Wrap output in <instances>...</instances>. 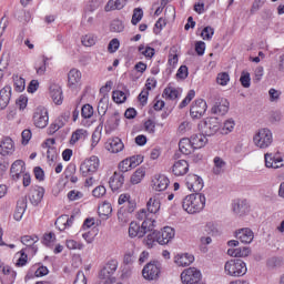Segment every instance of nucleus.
I'll return each instance as SVG.
<instances>
[{
  "label": "nucleus",
  "instance_id": "1",
  "mask_svg": "<svg viewBox=\"0 0 284 284\" xmlns=\"http://www.w3.org/2000/svg\"><path fill=\"white\" fill-rule=\"evenodd\" d=\"M205 194L193 193L183 199L182 207L187 214H199L205 209Z\"/></svg>",
  "mask_w": 284,
  "mask_h": 284
},
{
  "label": "nucleus",
  "instance_id": "2",
  "mask_svg": "<svg viewBox=\"0 0 284 284\" xmlns=\"http://www.w3.org/2000/svg\"><path fill=\"white\" fill-rule=\"evenodd\" d=\"M253 143L256 148H260V150H265L274 143V135L267 128L260 129L253 136Z\"/></svg>",
  "mask_w": 284,
  "mask_h": 284
},
{
  "label": "nucleus",
  "instance_id": "3",
  "mask_svg": "<svg viewBox=\"0 0 284 284\" xmlns=\"http://www.w3.org/2000/svg\"><path fill=\"white\" fill-rule=\"evenodd\" d=\"M224 272L227 276H245L247 265L243 260H230L224 265Z\"/></svg>",
  "mask_w": 284,
  "mask_h": 284
},
{
  "label": "nucleus",
  "instance_id": "4",
  "mask_svg": "<svg viewBox=\"0 0 284 284\" xmlns=\"http://www.w3.org/2000/svg\"><path fill=\"white\" fill-rule=\"evenodd\" d=\"M119 267V262L116 260L109 261L99 273V278L104 281V284H112L116 281L114 278V272Z\"/></svg>",
  "mask_w": 284,
  "mask_h": 284
},
{
  "label": "nucleus",
  "instance_id": "5",
  "mask_svg": "<svg viewBox=\"0 0 284 284\" xmlns=\"http://www.w3.org/2000/svg\"><path fill=\"white\" fill-rule=\"evenodd\" d=\"M149 221H143L142 224L136 222H131L129 226V236L130 239H143L146 232H152V223L148 225Z\"/></svg>",
  "mask_w": 284,
  "mask_h": 284
},
{
  "label": "nucleus",
  "instance_id": "6",
  "mask_svg": "<svg viewBox=\"0 0 284 284\" xmlns=\"http://www.w3.org/2000/svg\"><path fill=\"white\" fill-rule=\"evenodd\" d=\"M200 130L206 136H214L221 130V122H219V118H206L200 124Z\"/></svg>",
  "mask_w": 284,
  "mask_h": 284
},
{
  "label": "nucleus",
  "instance_id": "7",
  "mask_svg": "<svg viewBox=\"0 0 284 284\" xmlns=\"http://www.w3.org/2000/svg\"><path fill=\"white\" fill-rule=\"evenodd\" d=\"M97 170H99V158L95 155L84 160L80 165V172L82 176H92Z\"/></svg>",
  "mask_w": 284,
  "mask_h": 284
},
{
  "label": "nucleus",
  "instance_id": "8",
  "mask_svg": "<svg viewBox=\"0 0 284 284\" xmlns=\"http://www.w3.org/2000/svg\"><path fill=\"white\" fill-rule=\"evenodd\" d=\"M201 278V271L196 267H189L181 273V281L183 284H197Z\"/></svg>",
  "mask_w": 284,
  "mask_h": 284
},
{
  "label": "nucleus",
  "instance_id": "9",
  "mask_svg": "<svg viewBox=\"0 0 284 284\" xmlns=\"http://www.w3.org/2000/svg\"><path fill=\"white\" fill-rule=\"evenodd\" d=\"M48 121H50V116L48 115V109H45L44 106L37 108L33 113V123L36 128H47Z\"/></svg>",
  "mask_w": 284,
  "mask_h": 284
},
{
  "label": "nucleus",
  "instance_id": "10",
  "mask_svg": "<svg viewBox=\"0 0 284 284\" xmlns=\"http://www.w3.org/2000/svg\"><path fill=\"white\" fill-rule=\"evenodd\" d=\"M161 274V266L156 262H150L142 270V275L146 281H156Z\"/></svg>",
  "mask_w": 284,
  "mask_h": 284
},
{
  "label": "nucleus",
  "instance_id": "11",
  "mask_svg": "<svg viewBox=\"0 0 284 284\" xmlns=\"http://www.w3.org/2000/svg\"><path fill=\"white\" fill-rule=\"evenodd\" d=\"M205 112H207V102L203 99L195 100L190 109L192 119H201Z\"/></svg>",
  "mask_w": 284,
  "mask_h": 284
},
{
  "label": "nucleus",
  "instance_id": "12",
  "mask_svg": "<svg viewBox=\"0 0 284 284\" xmlns=\"http://www.w3.org/2000/svg\"><path fill=\"white\" fill-rule=\"evenodd\" d=\"M186 187L187 190H191V192H195V194H199L203 190V179L194 174L187 175Z\"/></svg>",
  "mask_w": 284,
  "mask_h": 284
},
{
  "label": "nucleus",
  "instance_id": "13",
  "mask_svg": "<svg viewBox=\"0 0 284 284\" xmlns=\"http://www.w3.org/2000/svg\"><path fill=\"white\" fill-rule=\"evenodd\" d=\"M159 245H168L174 239V229L170 226L163 227L161 231H156Z\"/></svg>",
  "mask_w": 284,
  "mask_h": 284
},
{
  "label": "nucleus",
  "instance_id": "14",
  "mask_svg": "<svg viewBox=\"0 0 284 284\" xmlns=\"http://www.w3.org/2000/svg\"><path fill=\"white\" fill-rule=\"evenodd\" d=\"M212 114H219L225 116L226 112H230V102L225 98L217 99L211 109Z\"/></svg>",
  "mask_w": 284,
  "mask_h": 284
},
{
  "label": "nucleus",
  "instance_id": "15",
  "mask_svg": "<svg viewBox=\"0 0 284 284\" xmlns=\"http://www.w3.org/2000/svg\"><path fill=\"white\" fill-rule=\"evenodd\" d=\"M45 194V189L43 186H32L29 193V201L32 205L37 206L41 201H43V196Z\"/></svg>",
  "mask_w": 284,
  "mask_h": 284
},
{
  "label": "nucleus",
  "instance_id": "16",
  "mask_svg": "<svg viewBox=\"0 0 284 284\" xmlns=\"http://www.w3.org/2000/svg\"><path fill=\"white\" fill-rule=\"evenodd\" d=\"M24 172H26V162H23L22 160H16L11 164L10 176L12 181H19V179H21V174H23Z\"/></svg>",
  "mask_w": 284,
  "mask_h": 284
},
{
  "label": "nucleus",
  "instance_id": "17",
  "mask_svg": "<svg viewBox=\"0 0 284 284\" xmlns=\"http://www.w3.org/2000/svg\"><path fill=\"white\" fill-rule=\"evenodd\" d=\"M104 148L105 150H108V152H111L112 154H119V152H122L125 145L120 138H112L105 142Z\"/></svg>",
  "mask_w": 284,
  "mask_h": 284
},
{
  "label": "nucleus",
  "instance_id": "18",
  "mask_svg": "<svg viewBox=\"0 0 284 284\" xmlns=\"http://www.w3.org/2000/svg\"><path fill=\"white\" fill-rule=\"evenodd\" d=\"M235 237L237 241L244 243V245H250L254 241V231L251 229H240L235 232Z\"/></svg>",
  "mask_w": 284,
  "mask_h": 284
},
{
  "label": "nucleus",
  "instance_id": "19",
  "mask_svg": "<svg viewBox=\"0 0 284 284\" xmlns=\"http://www.w3.org/2000/svg\"><path fill=\"white\" fill-rule=\"evenodd\" d=\"M0 154L1 156H10L14 154V142L6 136L0 141Z\"/></svg>",
  "mask_w": 284,
  "mask_h": 284
},
{
  "label": "nucleus",
  "instance_id": "20",
  "mask_svg": "<svg viewBox=\"0 0 284 284\" xmlns=\"http://www.w3.org/2000/svg\"><path fill=\"white\" fill-rule=\"evenodd\" d=\"M174 176H185L190 172V164L185 160L175 161L172 165Z\"/></svg>",
  "mask_w": 284,
  "mask_h": 284
},
{
  "label": "nucleus",
  "instance_id": "21",
  "mask_svg": "<svg viewBox=\"0 0 284 284\" xmlns=\"http://www.w3.org/2000/svg\"><path fill=\"white\" fill-rule=\"evenodd\" d=\"M265 166L273 168V170H278V168H284V159L281 156H273L272 153H266L264 155Z\"/></svg>",
  "mask_w": 284,
  "mask_h": 284
},
{
  "label": "nucleus",
  "instance_id": "22",
  "mask_svg": "<svg viewBox=\"0 0 284 284\" xmlns=\"http://www.w3.org/2000/svg\"><path fill=\"white\" fill-rule=\"evenodd\" d=\"M124 183L125 178L122 175V173L119 172H114V174L109 180V185L112 192H119V190L123 187Z\"/></svg>",
  "mask_w": 284,
  "mask_h": 284
},
{
  "label": "nucleus",
  "instance_id": "23",
  "mask_svg": "<svg viewBox=\"0 0 284 284\" xmlns=\"http://www.w3.org/2000/svg\"><path fill=\"white\" fill-rule=\"evenodd\" d=\"M50 97L55 105L63 103V90L59 84H51L49 88Z\"/></svg>",
  "mask_w": 284,
  "mask_h": 284
},
{
  "label": "nucleus",
  "instance_id": "24",
  "mask_svg": "<svg viewBox=\"0 0 284 284\" xmlns=\"http://www.w3.org/2000/svg\"><path fill=\"white\" fill-rule=\"evenodd\" d=\"M152 183L155 192H164V190H168V186L170 185V179L165 175H156Z\"/></svg>",
  "mask_w": 284,
  "mask_h": 284
},
{
  "label": "nucleus",
  "instance_id": "25",
  "mask_svg": "<svg viewBox=\"0 0 284 284\" xmlns=\"http://www.w3.org/2000/svg\"><path fill=\"white\" fill-rule=\"evenodd\" d=\"M12 97V87L6 85L0 90V110H6Z\"/></svg>",
  "mask_w": 284,
  "mask_h": 284
},
{
  "label": "nucleus",
  "instance_id": "26",
  "mask_svg": "<svg viewBox=\"0 0 284 284\" xmlns=\"http://www.w3.org/2000/svg\"><path fill=\"white\" fill-rule=\"evenodd\" d=\"M174 263L179 265V267H187V265H192L194 263V255L190 253L178 254L174 257Z\"/></svg>",
  "mask_w": 284,
  "mask_h": 284
},
{
  "label": "nucleus",
  "instance_id": "27",
  "mask_svg": "<svg viewBox=\"0 0 284 284\" xmlns=\"http://www.w3.org/2000/svg\"><path fill=\"white\" fill-rule=\"evenodd\" d=\"M207 135L205 133L202 134H193L189 141H191V145H193V150H201V148H205L207 143Z\"/></svg>",
  "mask_w": 284,
  "mask_h": 284
},
{
  "label": "nucleus",
  "instance_id": "28",
  "mask_svg": "<svg viewBox=\"0 0 284 284\" xmlns=\"http://www.w3.org/2000/svg\"><path fill=\"white\" fill-rule=\"evenodd\" d=\"M26 210H28V200L22 197L17 203V207L13 214L14 221H21V219H23V214H26Z\"/></svg>",
  "mask_w": 284,
  "mask_h": 284
},
{
  "label": "nucleus",
  "instance_id": "29",
  "mask_svg": "<svg viewBox=\"0 0 284 284\" xmlns=\"http://www.w3.org/2000/svg\"><path fill=\"white\" fill-rule=\"evenodd\" d=\"M69 88H77L81 83V71L79 69H71L68 74Z\"/></svg>",
  "mask_w": 284,
  "mask_h": 284
},
{
  "label": "nucleus",
  "instance_id": "30",
  "mask_svg": "<svg viewBox=\"0 0 284 284\" xmlns=\"http://www.w3.org/2000/svg\"><path fill=\"white\" fill-rule=\"evenodd\" d=\"M227 166V163L224 161L223 158L221 156H215L213 159V169L212 172L213 174H215L216 176H219V174H223V172H225V168Z\"/></svg>",
  "mask_w": 284,
  "mask_h": 284
},
{
  "label": "nucleus",
  "instance_id": "31",
  "mask_svg": "<svg viewBox=\"0 0 284 284\" xmlns=\"http://www.w3.org/2000/svg\"><path fill=\"white\" fill-rule=\"evenodd\" d=\"M233 212L235 214H247L250 212V204L247 203V200H237L233 203Z\"/></svg>",
  "mask_w": 284,
  "mask_h": 284
},
{
  "label": "nucleus",
  "instance_id": "32",
  "mask_svg": "<svg viewBox=\"0 0 284 284\" xmlns=\"http://www.w3.org/2000/svg\"><path fill=\"white\" fill-rule=\"evenodd\" d=\"M251 252L252 251L247 246L227 250L229 256H233L235 258H245V256H250Z\"/></svg>",
  "mask_w": 284,
  "mask_h": 284
},
{
  "label": "nucleus",
  "instance_id": "33",
  "mask_svg": "<svg viewBox=\"0 0 284 284\" xmlns=\"http://www.w3.org/2000/svg\"><path fill=\"white\" fill-rule=\"evenodd\" d=\"M128 3V0H109L105 6V12H112V10H123Z\"/></svg>",
  "mask_w": 284,
  "mask_h": 284
},
{
  "label": "nucleus",
  "instance_id": "34",
  "mask_svg": "<svg viewBox=\"0 0 284 284\" xmlns=\"http://www.w3.org/2000/svg\"><path fill=\"white\" fill-rule=\"evenodd\" d=\"M179 150L181 154H192V151L194 150V146L192 145V142L187 138H183L179 142Z\"/></svg>",
  "mask_w": 284,
  "mask_h": 284
},
{
  "label": "nucleus",
  "instance_id": "35",
  "mask_svg": "<svg viewBox=\"0 0 284 284\" xmlns=\"http://www.w3.org/2000/svg\"><path fill=\"white\" fill-rule=\"evenodd\" d=\"M146 212L154 219V214L161 210V201L151 197L146 203Z\"/></svg>",
  "mask_w": 284,
  "mask_h": 284
},
{
  "label": "nucleus",
  "instance_id": "36",
  "mask_svg": "<svg viewBox=\"0 0 284 284\" xmlns=\"http://www.w3.org/2000/svg\"><path fill=\"white\" fill-rule=\"evenodd\" d=\"M121 119L119 118V113H114L113 115L110 116V119L105 123V131L106 132H114L116 128H119Z\"/></svg>",
  "mask_w": 284,
  "mask_h": 284
},
{
  "label": "nucleus",
  "instance_id": "37",
  "mask_svg": "<svg viewBox=\"0 0 284 284\" xmlns=\"http://www.w3.org/2000/svg\"><path fill=\"white\" fill-rule=\"evenodd\" d=\"M136 219L138 221H149L148 225H152V230H154V224L156 223V220H154V217L150 215L148 210L145 209L140 210L136 214Z\"/></svg>",
  "mask_w": 284,
  "mask_h": 284
},
{
  "label": "nucleus",
  "instance_id": "38",
  "mask_svg": "<svg viewBox=\"0 0 284 284\" xmlns=\"http://www.w3.org/2000/svg\"><path fill=\"white\" fill-rule=\"evenodd\" d=\"M87 138L88 131L84 129H78L72 133L70 144L74 145L75 143H78V141H85Z\"/></svg>",
  "mask_w": 284,
  "mask_h": 284
},
{
  "label": "nucleus",
  "instance_id": "39",
  "mask_svg": "<svg viewBox=\"0 0 284 284\" xmlns=\"http://www.w3.org/2000/svg\"><path fill=\"white\" fill-rule=\"evenodd\" d=\"M47 63H48V58H45V55H42L41 59L37 61L34 69L37 71V74H39V77H43V74H45Z\"/></svg>",
  "mask_w": 284,
  "mask_h": 284
},
{
  "label": "nucleus",
  "instance_id": "40",
  "mask_svg": "<svg viewBox=\"0 0 284 284\" xmlns=\"http://www.w3.org/2000/svg\"><path fill=\"white\" fill-rule=\"evenodd\" d=\"M145 176V169L139 168L131 176V183L132 185H139L141 181H143V178Z\"/></svg>",
  "mask_w": 284,
  "mask_h": 284
},
{
  "label": "nucleus",
  "instance_id": "41",
  "mask_svg": "<svg viewBox=\"0 0 284 284\" xmlns=\"http://www.w3.org/2000/svg\"><path fill=\"white\" fill-rule=\"evenodd\" d=\"M144 243H145L146 247H149V248L154 247V245H156V243H159V235H158L156 231L152 230V233H149L146 235Z\"/></svg>",
  "mask_w": 284,
  "mask_h": 284
},
{
  "label": "nucleus",
  "instance_id": "42",
  "mask_svg": "<svg viewBox=\"0 0 284 284\" xmlns=\"http://www.w3.org/2000/svg\"><path fill=\"white\" fill-rule=\"evenodd\" d=\"M13 85L16 92H23V90H26V79L19 75H13Z\"/></svg>",
  "mask_w": 284,
  "mask_h": 284
},
{
  "label": "nucleus",
  "instance_id": "43",
  "mask_svg": "<svg viewBox=\"0 0 284 284\" xmlns=\"http://www.w3.org/2000/svg\"><path fill=\"white\" fill-rule=\"evenodd\" d=\"M163 97L170 99V101H174L175 99H179V90L172 87H166L163 91Z\"/></svg>",
  "mask_w": 284,
  "mask_h": 284
},
{
  "label": "nucleus",
  "instance_id": "44",
  "mask_svg": "<svg viewBox=\"0 0 284 284\" xmlns=\"http://www.w3.org/2000/svg\"><path fill=\"white\" fill-rule=\"evenodd\" d=\"M21 243L27 247H32L34 243H39V236L37 235H23L21 237Z\"/></svg>",
  "mask_w": 284,
  "mask_h": 284
},
{
  "label": "nucleus",
  "instance_id": "45",
  "mask_svg": "<svg viewBox=\"0 0 284 284\" xmlns=\"http://www.w3.org/2000/svg\"><path fill=\"white\" fill-rule=\"evenodd\" d=\"M55 226L60 232L68 230V215H61L55 221Z\"/></svg>",
  "mask_w": 284,
  "mask_h": 284
},
{
  "label": "nucleus",
  "instance_id": "46",
  "mask_svg": "<svg viewBox=\"0 0 284 284\" xmlns=\"http://www.w3.org/2000/svg\"><path fill=\"white\" fill-rule=\"evenodd\" d=\"M81 41L82 45H84L85 48H92V45L97 44V37H94L93 34H87L82 37Z\"/></svg>",
  "mask_w": 284,
  "mask_h": 284
},
{
  "label": "nucleus",
  "instance_id": "47",
  "mask_svg": "<svg viewBox=\"0 0 284 284\" xmlns=\"http://www.w3.org/2000/svg\"><path fill=\"white\" fill-rule=\"evenodd\" d=\"M141 19H143V9L135 8L133 10V16H132V20H131L132 26H138L139 22L141 21Z\"/></svg>",
  "mask_w": 284,
  "mask_h": 284
},
{
  "label": "nucleus",
  "instance_id": "48",
  "mask_svg": "<svg viewBox=\"0 0 284 284\" xmlns=\"http://www.w3.org/2000/svg\"><path fill=\"white\" fill-rule=\"evenodd\" d=\"M94 114V108L90 104H84L81 109V116L83 119H92V115Z\"/></svg>",
  "mask_w": 284,
  "mask_h": 284
},
{
  "label": "nucleus",
  "instance_id": "49",
  "mask_svg": "<svg viewBox=\"0 0 284 284\" xmlns=\"http://www.w3.org/2000/svg\"><path fill=\"white\" fill-rule=\"evenodd\" d=\"M196 97V92L194 90H190L184 98V100L180 103V110H183V108H186L187 104Z\"/></svg>",
  "mask_w": 284,
  "mask_h": 284
},
{
  "label": "nucleus",
  "instance_id": "50",
  "mask_svg": "<svg viewBox=\"0 0 284 284\" xmlns=\"http://www.w3.org/2000/svg\"><path fill=\"white\" fill-rule=\"evenodd\" d=\"M112 98L115 103H125V100L128 99L123 91H113Z\"/></svg>",
  "mask_w": 284,
  "mask_h": 284
},
{
  "label": "nucleus",
  "instance_id": "51",
  "mask_svg": "<svg viewBox=\"0 0 284 284\" xmlns=\"http://www.w3.org/2000/svg\"><path fill=\"white\" fill-rule=\"evenodd\" d=\"M252 78H250V72L243 71L240 78V83L243 88H250Z\"/></svg>",
  "mask_w": 284,
  "mask_h": 284
},
{
  "label": "nucleus",
  "instance_id": "52",
  "mask_svg": "<svg viewBox=\"0 0 284 284\" xmlns=\"http://www.w3.org/2000/svg\"><path fill=\"white\" fill-rule=\"evenodd\" d=\"M68 119H70V112L58 116L53 123H55V125L61 129L68 123Z\"/></svg>",
  "mask_w": 284,
  "mask_h": 284
},
{
  "label": "nucleus",
  "instance_id": "53",
  "mask_svg": "<svg viewBox=\"0 0 284 284\" xmlns=\"http://www.w3.org/2000/svg\"><path fill=\"white\" fill-rule=\"evenodd\" d=\"M201 37L204 41H210L214 37V28L205 27L201 32Z\"/></svg>",
  "mask_w": 284,
  "mask_h": 284
},
{
  "label": "nucleus",
  "instance_id": "54",
  "mask_svg": "<svg viewBox=\"0 0 284 284\" xmlns=\"http://www.w3.org/2000/svg\"><path fill=\"white\" fill-rule=\"evenodd\" d=\"M123 22L119 19L113 20L110 26L111 32H123Z\"/></svg>",
  "mask_w": 284,
  "mask_h": 284
},
{
  "label": "nucleus",
  "instance_id": "55",
  "mask_svg": "<svg viewBox=\"0 0 284 284\" xmlns=\"http://www.w3.org/2000/svg\"><path fill=\"white\" fill-rule=\"evenodd\" d=\"M216 81L219 85H227L230 83V74L227 72L219 73Z\"/></svg>",
  "mask_w": 284,
  "mask_h": 284
},
{
  "label": "nucleus",
  "instance_id": "56",
  "mask_svg": "<svg viewBox=\"0 0 284 284\" xmlns=\"http://www.w3.org/2000/svg\"><path fill=\"white\" fill-rule=\"evenodd\" d=\"M120 45H121V42L119 41V39L114 38V39H112V40L109 42L108 51H109L111 54H114V52H116V50H119Z\"/></svg>",
  "mask_w": 284,
  "mask_h": 284
},
{
  "label": "nucleus",
  "instance_id": "57",
  "mask_svg": "<svg viewBox=\"0 0 284 284\" xmlns=\"http://www.w3.org/2000/svg\"><path fill=\"white\" fill-rule=\"evenodd\" d=\"M99 214L102 216H110L112 214V205L110 203H104L99 207Z\"/></svg>",
  "mask_w": 284,
  "mask_h": 284
},
{
  "label": "nucleus",
  "instance_id": "58",
  "mask_svg": "<svg viewBox=\"0 0 284 284\" xmlns=\"http://www.w3.org/2000/svg\"><path fill=\"white\" fill-rule=\"evenodd\" d=\"M234 125H236V123L234 122L233 119L226 120L222 128L224 134H230V132H232L234 130Z\"/></svg>",
  "mask_w": 284,
  "mask_h": 284
},
{
  "label": "nucleus",
  "instance_id": "59",
  "mask_svg": "<svg viewBox=\"0 0 284 284\" xmlns=\"http://www.w3.org/2000/svg\"><path fill=\"white\" fill-rule=\"evenodd\" d=\"M132 162H130V159H125L119 164V170L122 173L129 172V170H132Z\"/></svg>",
  "mask_w": 284,
  "mask_h": 284
},
{
  "label": "nucleus",
  "instance_id": "60",
  "mask_svg": "<svg viewBox=\"0 0 284 284\" xmlns=\"http://www.w3.org/2000/svg\"><path fill=\"white\" fill-rule=\"evenodd\" d=\"M67 247L68 250H83V244L74 240H68Z\"/></svg>",
  "mask_w": 284,
  "mask_h": 284
},
{
  "label": "nucleus",
  "instance_id": "61",
  "mask_svg": "<svg viewBox=\"0 0 284 284\" xmlns=\"http://www.w3.org/2000/svg\"><path fill=\"white\" fill-rule=\"evenodd\" d=\"M73 284H88V278L85 277V273H83V271H79L77 273Z\"/></svg>",
  "mask_w": 284,
  "mask_h": 284
},
{
  "label": "nucleus",
  "instance_id": "62",
  "mask_svg": "<svg viewBox=\"0 0 284 284\" xmlns=\"http://www.w3.org/2000/svg\"><path fill=\"white\" fill-rule=\"evenodd\" d=\"M105 192H106L105 186L100 185L92 191V194L93 196H95V199H101V196H105Z\"/></svg>",
  "mask_w": 284,
  "mask_h": 284
},
{
  "label": "nucleus",
  "instance_id": "63",
  "mask_svg": "<svg viewBox=\"0 0 284 284\" xmlns=\"http://www.w3.org/2000/svg\"><path fill=\"white\" fill-rule=\"evenodd\" d=\"M68 199L69 201H79V199H83V194L81 191L73 190L68 193Z\"/></svg>",
  "mask_w": 284,
  "mask_h": 284
},
{
  "label": "nucleus",
  "instance_id": "64",
  "mask_svg": "<svg viewBox=\"0 0 284 284\" xmlns=\"http://www.w3.org/2000/svg\"><path fill=\"white\" fill-rule=\"evenodd\" d=\"M129 161L131 163V168H136V165H141V162L143 161V156L142 155H133L131 158H129Z\"/></svg>",
  "mask_w": 284,
  "mask_h": 284
}]
</instances>
